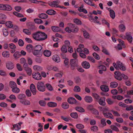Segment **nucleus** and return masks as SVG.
I'll list each match as a JSON object with an SVG mask.
<instances>
[{
  "mask_svg": "<svg viewBox=\"0 0 133 133\" xmlns=\"http://www.w3.org/2000/svg\"><path fill=\"white\" fill-rule=\"evenodd\" d=\"M32 37L35 40L38 41H42L46 39L47 35L44 32L38 31L32 34Z\"/></svg>",
  "mask_w": 133,
  "mask_h": 133,
  "instance_id": "nucleus-1",
  "label": "nucleus"
},
{
  "mask_svg": "<svg viewBox=\"0 0 133 133\" xmlns=\"http://www.w3.org/2000/svg\"><path fill=\"white\" fill-rule=\"evenodd\" d=\"M113 65L114 66L117 70H118L119 69L120 70L123 71H124L125 70V67L120 62H117V64L115 63H113Z\"/></svg>",
  "mask_w": 133,
  "mask_h": 133,
  "instance_id": "nucleus-2",
  "label": "nucleus"
},
{
  "mask_svg": "<svg viewBox=\"0 0 133 133\" xmlns=\"http://www.w3.org/2000/svg\"><path fill=\"white\" fill-rule=\"evenodd\" d=\"M59 3V1H56L50 2L49 5L52 7L58 8L59 7L61 8L65 9L66 7L64 6H59L58 4Z\"/></svg>",
  "mask_w": 133,
  "mask_h": 133,
  "instance_id": "nucleus-3",
  "label": "nucleus"
},
{
  "mask_svg": "<svg viewBox=\"0 0 133 133\" xmlns=\"http://www.w3.org/2000/svg\"><path fill=\"white\" fill-rule=\"evenodd\" d=\"M37 88L39 91L44 92L45 89V85L43 82H39L37 84Z\"/></svg>",
  "mask_w": 133,
  "mask_h": 133,
  "instance_id": "nucleus-4",
  "label": "nucleus"
},
{
  "mask_svg": "<svg viewBox=\"0 0 133 133\" xmlns=\"http://www.w3.org/2000/svg\"><path fill=\"white\" fill-rule=\"evenodd\" d=\"M68 26L65 29V31L68 33L72 32L75 28V25L71 23H69L68 24Z\"/></svg>",
  "mask_w": 133,
  "mask_h": 133,
  "instance_id": "nucleus-5",
  "label": "nucleus"
},
{
  "mask_svg": "<svg viewBox=\"0 0 133 133\" xmlns=\"http://www.w3.org/2000/svg\"><path fill=\"white\" fill-rule=\"evenodd\" d=\"M32 77L37 80H40L42 78L41 75L39 72H33L32 74Z\"/></svg>",
  "mask_w": 133,
  "mask_h": 133,
  "instance_id": "nucleus-6",
  "label": "nucleus"
},
{
  "mask_svg": "<svg viewBox=\"0 0 133 133\" xmlns=\"http://www.w3.org/2000/svg\"><path fill=\"white\" fill-rule=\"evenodd\" d=\"M77 59H72L70 60L71 68L72 70H74L76 66H77Z\"/></svg>",
  "mask_w": 133,
  "mask_h": 133,
  "instance_id": "nucleus-7",
  "label": "nucleus"
},
{
  "mask_svg": "<svg viewBox=\"0 0 133 133\" xmlns=\"http://www.w3.org/2000/svg\"><path fill=\"white\" fill-rule=\"evenodd\" d=\"M23 124V122H20L13 125V127L11 128L12 130L15 129V131H19L21 128V125Z\"/></svg>",
  "mask_w": 133,
  "mask_h": 133,
  "instance_id": "nucleus-8",
  "label": "nucleus"
},
{
  "mask_svg": "<svg viewBox=\"0 0 133 133\" xmlns=\"http://www.w3.org/2000/svg\"><path fill=\"white\" fill-rule=\"evenodd\" d=\"M115 77L116 79L118 80L121 81L122 79V74L119 71H115L114 72Z\"/></svg>",
  "mask_w": 133,
  "mask_h": 133,
  "instance_id": "nucleus-9",
  "label": "nucleus"
},
{
  "mask_svg": "<svg viewBox=\"0 0 133 133\" xmlns=\"http://www.w3.org/2000/svg\"><path fill=\"white\" fill-rule=\"evenodd\" d=\"M30 90L33 95L36 94V90L35 85L33 84H31L30 87Z\"/></svg>",
  "mask_w": 133,
  "mask_h": 133,
  "instance_id": "nucleus-10",
  "label": "nucleus"
},
{
  "mask_svg": "<svg viewBox=\"0 0 133 133\" xmlns=\"http://www.w3.org/2000/svg\"><path fill=\"white\" fill-rule=\"evenodd\" d=\"M126 38L127 39L130 43L132 42V38L131 35V34L130 32H127L126 33Z\"/></svg>",
  "mask_w": 133,
  "mask_h": 133,
  "instance_id": "nucleus-11",
  "label": "nucleus"
},
{
  "mask_svg": "<svg viewBox=\"0 0 133 133\" xmlns=\"http://www.w3.org/2000/svg\"><path fill=\"white\" fill-rule=\"evenodd\" d=\"M82 65L84 68L86 69H89L90 66L89 63L86 61L83 62L82 63Z\"/></svg>",
  "mask_w": 133,
  "mask_h": 133,
  "instance_id": "nucleus-12",
  "label": "nucleus"
},
{
  "mask_svg": "<svg viewBox=\"0 0 133 133\" xmlns=\"http://www.w3.org/2000/svg\"><path fill=\"white\" fill-rule=\"evenodd\" d=\"M105 98L104 97L100 98L98 101L99 104L101 105L104 106L105 104Z\"/></svg>",
  "mask_w": 133,
  "mask_h": 133,
  "instance_id": "nucleus-13",
  "label": "nucleus"
},
{
  "mask_svg": "<svg viewBox=\"0 0 133 133\" xmlns=\"http://www.w3.org/2000/svg\"><path fill=\"white\" fill-rule=\"evenodd\" d=\"M85 101L88 103H91L92 101V98L89 96H86L84 98Z\"/></svg>",
  "mask_w": 133,
  "mask_h": 133,
  "instance_id": "nucleus-14",
  "label": "nucleus"
},
{
  "mask_svg": "<svg viewBox=\"0 0 133 133\" xmlns=\"http://www.w3.org/2000/svg\"><path fill=\"white\" fill-rule=\"evenodd\" d=\"M103 114L104 117H105L112 119L113 118V115L110 112H103Z\"/></svg>",
  "mask_w": 133,
  "mask_h": 133,
  "instance_id": "nucleus-15",
  "label": "nucleus"
},
{
  "mask_svg": "<svg viewBox=\"0 0 133 133\" xmlns=\"http://www.w3.org/2000/svg\"><path fill=\"white\" fill-rule=\"evenodd\" d=\"M52 59L55 62L58 63L60 61V58L59 56L56 55H53L52 57Z\"/></svg>",
  "mask_w": 133,
  "mask_h": 133,
  "instance_id": "nucleus-16",
  "label": "nucleus"
},
{
  "mask_svg": "<svg viewBox=\"0 0 133 133\" xmlns=\"http://www.w3.org/2000/svg\"><path fill=\"white\" fill-rule=\"evenodd\" d=\"M68 102L70 104H73L76 103V101L75 99L72 97L69 98L67 100Z\"/></svg>",
  "mask_w": 133,
  "mask_h": 133,
  "instance_id": "nucleus-17",
  "label": "nucleus"
},
{
  "mask_svg": "<svg viewBox=\"0 0 133 133\" xmlns=\"http://www.w3.org/2000/svg\"><path fill=\"white\" fill-rule=\"evenodd\" d=\"M101 89V90L104 92H108L109 90L108 87L105 85H103L101 86L100 87Z\"/></svg>",
  "mask_w": 133,
  "mask_h": 133,
  "instance_id": "nucleus-18",
  "label": "nucleus"
},
{
  "mask_svg": "<svg viewBox=\"0 0 133 133\" xmlns=\"http://www.w3.org/2000/svg\"><path fill=\"white\" fill-rule=\"evenodd\" d=\"M118 40L120 42V44H118L117 46V47L118 49L119 50H121L122 49V46L124 45V42L122 41L121 39H118Z\"/></svg>",
  "mask_w": 133,
  "mask_h": 133,
  "instance_id": "nucleus-19",
  "label": "nucleus"
},
{
  "mask_svg": "<svg viewBox=\"0 0 133 133\" xmlns=\"http://www.w3.org/2000/svg\"><path fill=\"white\" fill-rule=\"evenodd\" d=\"M51 28L53 32H56L60 31L61 29L58 27L56 26H52L51 27Z\"/></svg>",
  "mask_w": 133,
  "mask_h": 133,
  "instance_id": "nucleus-20",
  "label": "nucleus"
},
{
  "mask_svg": "<svg viewBox=\"0 0 133 133\" xmlns=\"http://www.w3.org/2000/svg\"><path fill=\"white\" fill-rule=\"evenodd\" d=\"M25 70L26 71L28 75L30 76L32 74V70L30 68L28 67L27 66H25L24 67Z\"/></svg>",
  "mask_w": 133,
  "mask_h": 133,
  "instance_id": "nucleus-21",
  "label": "nucleus"
},
{
  "mask_svg": "<svg viewBox=\"0 0 133 133\" xmlns=\"http://www.w3.org/2000/svg\"><path fill=\"white\" fill-rule=\"evenodd\" d=\"M33 54L34 55L37 57H39L42 55V53L41 51L34 50V51L33 52Z\"/></svg>",
  "mask_w": 133,
  "mask_h": 133,
  "instance_id": "nucleus-22",
  "label": "nucleus"
},
{
  "mask_svg": "<svg viewBox=\"0 0 133 133\" xmlns=\"http://www.w3.org/2000/svg\"><path fill=\"white\" fill-rule=\"evenodd\" d=\"M8 5H5L2 4H0V10H8Z\"/></svg>",
  "mask_w": 133,
  "mask_h": 133,
  "instance_id": "nucleus-23",
  "label": "nucleus"
},
{
  "mask_svg": "<svg viewBox=\"0 0 133 133\" xmlns=\"http://www.w3.org/2000/svg\"><path fill=\"white\" fill-rule=\"evenodd\" d=\"M20 102L22 104L25 105H29L30 104V102L25 98L22 101H20Z\"/></svg>",
  "mask_w": 133,
  "mask_h": 133,
  "instance_id": "nucleus-24",
  "label": "nucleus"
},
{
  "mask_svg": "<svg viewBox=\"0 0 133 133\" xmlns=\"http://www.w3.org/2000/svg\"><path fill=\"white\" fill-rule=\"evenodd\" d=\"M84 2L88 5L91 6L96 7V5L92 3V1L90 0H83Z\"/></svg>",
  "mask_w": 133,
  "mask_h": 133,
  "instance_id": "nucleus-25",
  "label": "nucleus"
},
{
  "mask_svg": "<svg viewBox=\"0 0 133 133\" xmlns=\"http://www.w3.org/2000/svg\"><path fill=\"white\" fill-rule=\"evenodd\" d=\"M20 63L21 64H24L23 67L28 66V64L26 63V59L24 58H21L20 59Z\"/></svg>",
  "mask_w": 133,
  "mask_h": 133,
  "instance_id": "nucleus-26",
  "label": "nucleus"
},
{
  "mask_svg": "<svg viewBox=\"0 0 133 133\" xmlns=\"http://www.w3.org/2000/svg\"><path fill=\"white\" fill-rule=\"evenodd\" d=\"M51 52L50 51L48 50H45L43 52L44 55L46 57H49L51 55Z\"/></svg>",
  "mask_w": 133,
  "mask_h": 133,
  "instance_id": "nucleus-27",
  "label": "nucleus"
},
{
  "mask_svg": "<svg viewBox=\"0 0 133 133\" xmlns=\"http://www.w3.org/2000/svg\"><path fill=\"white\" fill-rule=\"evenodd\" d=\"M48 105L51 107H55L57 106V104L54 102H50L48 103Z\"/></svg>",
  "mask_w": 133,
  "mask_h": 133,
  "instance_id": "nucleus-28",
  "label": "nucleus"
},
{
  "mask_svg": "<svg viewBox=\"0 0 133 133\" xmlns=\"http://www.w3.org/2000/svg\"><path fill=\"white\" fill-rule=\"evenodd\" d=\"M26 97L25 95L23 94H20L17 96V98L20 101L23 100Z\"/></svg>",
  "mask_w": 133,
  "mask_h": 133,
  "instance_id": "nucleus-29",
  "label": "nucleus"
},
{
  "mask_svg": "<svg viewBox=\"0 0 133 133\" xmlns=\"http://www.w3.org/2000/svg\"><path fill=\"white\" fill-rule=\"evenodd\" d=\"M46 13L48 15H54L56 13V12L54 10L52 9H50L47 10L46 11Z\"/></svg>",
  "mask_w": 133,
  "mask_h": 133,
  "instance_id": "nucleus-30",
  "label": "nucleus"
},
{
  "mask_svg": "<svg viewBox=\"0 0 133 133\" xmlns=\"http://www.w3.org/2000/svg\"><path fill=\"white\" fill-rule=\"evenodd\" d=\"M21 54L19 52L16 51L15 52L13 55L14 58L15 59H17L21 56Z\"/></svg>",
  "mask_w": 133,
  "mask_h": 133,
  "instance_id": "nucleus-31",
  "label": "nucleus"
},
{
  "mask_svg": "<svg viewBox=\"0 0 133 133\" xmlns=\"http://www.w3.org/2000/svg\"><path fill=\"white\" fill-rule=\"evenodd\" d=\"M70 116L71 117L74 119H77L78 117V115L76 112H72L70 114Z\"/></svg>",
  "mask_w": 133,
  "mask_h": 133,
  "instance_id": "nucleus-32",
  "label": "nucleus"
},
{
  "mask_svg": "<svg viewBox=\"0 0 133 133\" xmlns=\"http://www.w3.org/2000/svg\"><path fill=\"white\" fill-rule=\"evenodd\" d=\"M39 17L42 19H46L48 18V16L45 14L42 13L39 15Z\"/></svg>",
  "mask_w": 133,
  "mask_h": 133,
  "instance_id": "nucleus-33",
  "label": "nucleus"
},
{
  "mask_svg": "<svg viewBox=\"0 0 133 133\" xmlns=\"http://www.w3.org/2000/svg\"><path fill=\"white\" fill-rule=\"evenodd\" d=\"M69 104L66 102L63 103L62 105V107L65 109H68L69 107Z\"/></svg>",
  "mask_w": 133,
  "mask_h": 133,
  "instance_id": "nucleus-34",
  "label": "nucleus"
},
{
  "mask_svg": "<svg viewBox=\"0 0 133 133\" xmlns=\"http://www.w3.org/2000/svg\"><path fill=\"white\" fill-rule=\"evenodd\" d=\"M120 30L122 32H124L125 30V27L123 24H121L119 26Z\"/></svg>",
  "mask_w": 133,
  "mask_h": 133,
  "instance_id": "nucleus-35",
  "label": "nucleus"
},
{
  "mask_svg": "<svg viewBox=\"0 0 133 133\" xmlns=\"http://www.w3.org/2000/svg\"><path fill=\"white\" fill-rule=\"evenodd\" d=\"M83 34L84 37L86 38H88L89 37L90 35L89 33L85 30L83 31Z\"/></svg>",
  "mask_w": 133,
  "mask_h": 133,
  "instance_id": "nucleus-36",
  "label": "nucleus"
},
{
  "mask_svg": "<svg viewBox=\"0 0 133 133\" xmlns=\"http://www.w3.org/2000/svg\"><path fill=\"white\" fill-rule=\"evenodd\" d=\"M110 14L111 17L113 19H114L115 17V12L112 10H110Z\"/></svg>",
  "mask_w": 133,
  "mask_h": 133,
  "instance_id": "nucleus-37",
  "label": "nucleus"
},
{
  "mask_svg": "<svg viewBox=\"0 0 133 133\" xmlns=\"http://www.w3.org/2000/svg\"><path fill=\"white\" fill-rule=\"evenodd\" d=\"M75 109L77 111L81 112H83L85 111L84 109L81 107H77L75 108Z\"/></svg>",
  "mask_w": 133,
  "mask_h": 133,
  "instance_id": "nucleus-38",
  "label": "nucleus"
},
{
  "mask_svg": "<svg viewBox=\"0 0 133 133\" xmlns=\"http://www.w3.org/2000/svg\"><path fill=\"white\" fill-rule=\"evenodd\" d=\"M10 87L12 89L14 87H17V84L16 83L13 81H10Z\"/></svg>",
  "mask_w": 133,
  "mask_h": 133,
  "instance_id": "nucleus-39",
  "label": "nucleus"
},
{
  "mask_svg": "<svg viewBox=\"0 0 133 133\" xmlns=\"http://www.w3.org/2000/svg\"><path fill=\"white\" fill-rule=\"evenodd\" d=\"M118 85V83L116 82H112L110 83V87L112 88H116Z\"/></svg>",
  "mask_w": 133,
  "mask_h": 133,
  "instance_id": "nucleus-40",
  "label": "nucleus"
},
{
  "mask_svg": "<svg viewBox=\"0 0 133 133\" xmlns=\"http://www.w3.org/2000/svg\"><path fill=\"white\" fill-rule=\"evenodd\" d=\"M16 87H14L12 89V91L16 93H18L19 92L20 90L19 89Z\"/></svg>",
  "mask_w": 133,
  "mask_h": 133,
  "instance_id": "nucleus-41",
  "label": "nucleus"
},
{
  "mask_svg": "<svg viewBox=\"0 0 133 133\" xmlns=\"http://www.w3.org/2000/svg\"><path fill=\"white\" fill-rule=\"evenodd\" d=\"M74 81L75 83L77 84H79L81 82V79L79 77H76L74 78Z\"/></svg>",
  "mask_w": 133,
  "mask_h": 133,
  "instance_id": "nucleus-42",
  "label": "nucleus"
},
{
  "mask_svg": "<svg viewBox=\"0 0 133 133\" xmlns=\"http://www.w3.org/2000/svg\"><path fill=\"white\" fill-rule=\"evenodd\" d=\"M74 21L76 24L81 25L82 24V22L81 21L77 18H75L74 19Z\"/></svg>",
  "mask_w": 133,
  "mask_h": 133,
  "instance_id": "nucleus-43",
  "label": "nucleus"
},
{
  "mask_svg": "<svg viewBox=\"0 0 133 133\" xmlns=\"http://www.w3.org/2000/svg\"><path fill=\"white\" fill-rule=\"evenodd\" d=\"M63 53H66L67 51L66 47L65 45H63L61 49Z\"/></svg>",
  "mask_w": 133,
  "mask_h": 133,
  "instance_id": "nucleus-44",
  "label": "nucleus"
},
{
  "mask_svg": "<svg viewBox=\"0 0 133 133\" xmlns=\"http://www.w3.org/2000/svg\"><path fill=\"white\" fill-rule=\"evenodd\" d=\"M29 28V29L31 30H34L36 29V28L33 24H30Z\"/></svg>",
  "mask_w": 133,
  "mask_h": 133,
  "instance_id": "nucleus-45",
  "label": "nucleus"
},
{
  "mask_svg": "<svg viewBox=\"0 0 133 133\" xmlns=\"http://www.w3.org/2000/svg\"><path fill=\"white\" fill-rule=\"evenodd\" d=\"M39 104L40 106L42 107H45L46 105V102L43 100H40L39 101Z\"/></svg>",
  "mask_w": 133,
  "mask_h": 133,
  "instance_id": "nucleus-46",
  "label": "nucleus"
},
{
  "mask_svg": "<svg viewBox=\"0 0 133 133\" xmlns=\"http://www.w3.org/2000/svg\"><path fill=\"white\" fill-rule=\"evenodd\" d=\"M76 126L77 128L81 129H83L84 127V126L83 125L80 124H76Z\"/></svg>",
  "mask_w": 133,
  "mask_h": 133,
  "instance_id": "nucleus-47",
  "label": "nucleus"
},
{
  "mask_svg": "<svg viewBox=\"0 0 133 133\" xmlns=\"http://www.w3.org/2000/svg\"><path fill=\"white\" fill-rule=\"evenodd\" d=\"M13 14L16 16L19 17H22L24 16L22 14L16 12H14Z\"/></svg>",
  "mask_w": 133,
  "mask_h": 133,
  "instance_id": "nucleus-48",
  "label": "nucleus"
},
{
  "mask_svg": "<svg viewBox=\"0 0 133 133\" xmlns=\"http://www.w3.org/2000/svg\"><path fill=\"white\" fill-rule=\"evenodd\" d=\"M46 86L47 89L50 91H52L53 90V88L51 85L49 83H47L46 84L45 86Z\"/></svg>",
  "mask_w": 133,
  "mask_h": 133,
  "instance_id": "nucleus-49",
  "label": "nucleus"
},
{
  "mask_svg": "<svg viewBox=\"0 0 133 133\" xmlns=\"http://www.w3.org/2000/svg\"><path fill=\"white\" fill-rule=\"evenodd\" d=\"M91 128V130L94 132H97L98 130V127L96 126H92Z\"/></svg>",
  "mask_w": 133,
  "mask_h": 133,
  "instance_id": "nucleus-50",
  "label": "nucleus"
},
{
  "mask_svg": "<svg viewBox=\"0 0 133 133\" xmlns=\"http://www.w3.org/2000/svg\"><path fill=\"white\" fill-rule=\"evenodd\" d=\"M42 49V47L41 45H38L35 46L34 50L41 51Z\"/></svg>",
  "mask_w": 133,
  "mask_h": 133,
  "instance_id": "nucleus-51",
  "label": "nucleus"
},
{
  "mask_svg": "<svg viewBox=\"0 0 133 133\" xmlns=\"http://www.w3.org/2000/svg\"><path fill=\"white\" fill-rule=\"evenodd\" d=\"M112 130L116 131L118 132L119 131V130L117 128L115 125H112L110 126Z\"/></svg>",
  "mask_w": 133,
  "mask_h": 133,
  "instance_id": "nucleus-52",
  "label": "nucleus"
},
{
  "mask_svg": "<svg viewBox=\"0 0 133 133\" xmlns=\"http://www.w3.org/2000/svg\"><path fill=\"white\" fill-rule=\"evenodd\" d=\"M92 55L96 59L98 60L100 59V57L98 54L94 52L92 54Z\"/></svg>",
  "mask_w": 133,
  "mask_h": 133,
  "instance_id": "nucleus-53",
  "label": "nucleus"
},
{
  "mask_svg": "<svg viewBox=\"0 0 133 133\" xmlns=\"http://www.w3.org/2000/svg\"><path fill=\"white\" fill-rule=\"evenodd\" d=\"M74 90L75 92H79L81 90V89L79 86L76 85L75 86Z\"/></svg>",
  "mask_w": 133,
  "mask_h": 133,
  "instance_id": "nucleus-54",
  "label": "nucleus"
},
{
  "mask_svg": "<svg viewBox=\"0 0 133 133\" xmlns=\"http://www.w3.org/2000/svg\"><path fill=\"white\" fill-rule=\"evenodd\" d=\"M34 22L37 24H41L43 23V21L40 19H36L34 20Z\"/></svg>",
  "mask_w": 133,
  "mask_h": 133,
  "instance_id": "nucleus-55",
  "label": "nucleus"
},
{
  "mask_svg": "<svg viewBox=\"0 0 133 133\" xmlns=\"http://www.w3.org/2000/svg\"><path fill=\"white\" fill-rule=\"evenodd\" d=\"M3 34L5 37H6L8 35V32L7 29H4L3 30Z\"/></svg>",
  "mask_w": 133,
  "mask_h": 133,
  "instance_id": "nucleus-56",
  "label": "nucleus"
},
{
  "mask_svg": "<svg viewBox=\"0 0 133 133\" xmlns=\"http://www.w3.org/2000/svg\"><path fill=\"white\" fill-rule=\"evenodd\" d=\"M64 44L66 47L68 48L70 46V42L68 40H65L64 42Z\"/></svg>",
  "mask_w": 133,
  "mask_h": 133,
  "instance_id": "nucleus-57",
  "label": "nucleus"
},
{
  "mask_svg": "<svg viewBox=\"0 0 133 133\" xmlns=\"http://www.w3.org/2000/svg\"><path fill=\"white\" fill-rule=\"evenodd\" d=\"M23 32L26 34L28 35H30L31 34V32L29 30L24 29L23 30Z\"/></svg>",
  "mask_w": 133,
  "mask_h": 133,
  "instance_id": "nucleus-58",
  "label": "nucleus"
},
{
  "mask_svg": "<svg viewBox=\"0 0 133 133\" xmlns=\"http://www.w3.org/2000/svg\"><path fill=\"white\" fill-rule=\"evenodd\" d=\"M102 52L106 55H109V53L108 52V50L104 48L103 47Z\"/></svg>",
  "mask_w": 133,
  "mask_h": 133,
  "instance_id": "nucleus-59",
  "label": "nucleus"
},
{
  "mask_svg": "<svg viewBox=\"0 0 133 133\" xmlns=\"http://www.w3.org/2000/svg\"><path fill=\"white\" fill-rule=\"evenodd\" d=\"M18 44L20 46H22L24 44V42L23 40L21 39H19L18 41Z\"/></svg>",
  "mask_w": 133,
  "mask_h": 133,
  "instance_id": "nucleus-60",
  "label": "nucleus"
},
{
  "mask_svg": "<svg viewBox=\"0 0 133 133\" xmlns=\"http://www.w3.org/2000/svg\"><path fill=\"white\" fill-rule=\"evenodd\" d=\"M99 69H101L103 71H104L106 70V68L104 65H101L99 66Z\"/></svg>",
  "mask_w": 133,
  "mask_h": 133,
  "instance_id": "nucleus-61",
  "label": "nucleus"
},
{
  "mask_svg": "<svg viewBox=\"0 0 133 133\" xmlns=\"http://www.w3.org/2000/svg\"><path fill=\"white\" fill-rule=\"evenodd\" d=\"M33 69L34 70H39L42 69V68L37 65H36L34 66Z\"/></svg>",
  "mask_w": 133,
  "mask_h": 133,
  "instance_id": "nucleus-62",
  "label": "nucleus"
},
{
  "mask_svg": "<svg viewBox=\"0 0 133 133\" xmlns=\"http://www.w3.org/2000/svg\"><path fill=\"white\" fill-rule=\"evenodd\" d=\"M102 23L106 24L108 28L109 27V23L105 19H102Z\"/></svg>",
  "mask_w": 133,
  "mask_h": 133,
  "instance_id": "nucleus-63",
  "label": "nucleus"
},
{
  "mask_svg": "<svg viewBox=\"0 0 133 133\" xmlns=\"http://www.w3.org/2000/svg\"><path fill=\"white\" fill-rule=\"evenodd\" d=\"M92 48L95 51H98L99 50V48L97 46L95 45H93Z\"/></svg>",
  "mask_w": 133,
  "mask_h": 133,
  "instance_id": "nucleus-64",
  "label": "nucleus"
}]
</instances>
